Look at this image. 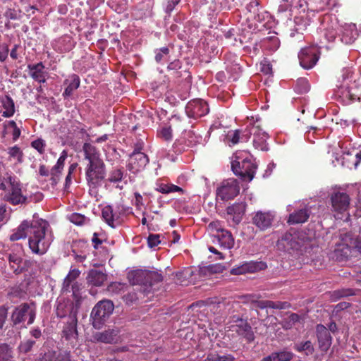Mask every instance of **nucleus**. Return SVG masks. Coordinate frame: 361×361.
I'll list each match as a JSON object with an SVG mask.
<instances>
[{
    "mask_svg": "<svg viewBox=\"0 0 361 361\" xmlns=\"http://www.w3.org/2000/svg\"><path fill=\"white\" fill-rule=\"evenodd\" d=\"M82 149L85 159L88 161L85 168L87 182L90 188H96L106 176L105 164L99 150L92 144L85 143Z\"/></svg>",
    "mask_w": 361,
    "mask_h": 361,
    "instance_id": "obj_1",
    "label": "nucleus"
},
{
    "mask_svg": "<svg viewBox=\"0 0 361 361\" xmlns=\"http://www.w3.org/2000/svg\"><path fill=\"white\" fill-rule=\"evenodd\" d=\"M53 238L51 230L47 221L39 219L32 221L28 243L33 253L44 254L51 244Z\"/></svg>",
    "mask_w": 361,
    "mask_h": 361,
    "instance_id": "obj_2",
    "label": "nucleus"
},
{
    "mask_svg": "<svg viewBox=\"0 0 361 361\" xmlns=\"http://www.w3.org/2000/svg\"><path fill=\"white\" fill-rule=\"evenodd\" d=\"M231 169L236 176L251 181L254 178L257 166L247 152H238L233 157Z\"/></svg>",
    "mask_w": 361,
    "mask_h": 361,
    "instance_id": "obj_3",
    "label": "nucleus"
},
{
    "mask_svg": "<svg viewBox=\"0 0 361 361\" xmlns=\"http://www.w3.org/2000/svg\"><path fill=\"white\" fill-rule=\"evenodd\" d=\"M339 27L338 20L335 16L329 14L324 16L318 32L320 47L324 46L325 43L332 42L335 40Z\"/></svg>",
    "mask_w": 361,
    "mask_h": 361,
    "instance_id": "obj_4",
    "label": "nucleus"
},
{
    "mask_svg": "<svg viewBox=\"0 0 361 361\" xmlns=\"http://www.w3.org/2000/svg\"><path fill=\"white\" fill-rule=\"evenodd\" d=\"M314 234L306 233L304 231H300L291 233L284 234L279 243L282 244L287 249L298 250L302 247H306V245L313 239Z\"/></svg>",
    "mask_w": 361,
    "mask_h": 361,
    "instance_id": "obj_5",
    "label": "nucleus"
},
{
    "mask_svg": "<svg viewBox=\"0 0 361 361\" xmlns=\"http://www.w3.org/2000/svg\"><path fill=\"white\" fill-rule=\"evenodd\" d=\"M114 309V305L111 300H104L97 302L91 312V318L94 328L99 329L106 319L112 314Z\"/></svg>",
    "mask_w": 361,
    "mask_h": 361,
    "instance_id": "obj_6",
    "label": "nucleus"
},
{
    "mask_svg": "<svg viewBox=\"0 0 361 361\" xmlns=\"http://www.w3.org/2000/svg\"><path fill=\"white\" fill-rule=\"evenodd\" d=\"M4 192V200L13 205L26 202L27 197L22 192L20 183L16 177L11 174L8 175L7 189Z\"/></svg>",
    "mask_w": 361,
    "mask_h": 361,
    "instance_id": "obj_7",
    "label": "nucleus"
},
{
    "mask_svg": "<svg viewBox=\"0 0 361 361\" xmlns=\"http://www.w3.org/2000/svg\"><path fill=\"white\" fill-rule=\"evenodd\" d=\"M23 247L20 245L14 246L12 252L8 255L9 267L16 274H20L27 269L29 262L23 260Z\"/></svg>",
    "mask_w": 361,
    "mask_h": 361,
    "instance_id": "obj_8",
    "label": "nucleus"
},
{
    "mask_svg": "<svg viewBox=\"0 0 361 361\" xmlns=\"http://www.w3.org/2000/svg\"><path fill=\"white\" fill-rule=\"evenodd\" d=\"M36 312L33 304L23 303L17 307L13 311L11 318L15 324L25 322L27 319V324L34 322Z\"/></svg>",
    "mask_w": 361,
    "mask_h": 361,
    "instance_id": "obj_9",
    "label": "nucleus"
},
{
    "mask_svg": "<svg viewBox=\"0 0 361 361\" xmlns=\"http://www.w3.org/2000/svg\"><path fill=\"white\" fill-rule=\"evenodd\" d=\"M240 191V187L237 180L234 178H229L224 180L217 188L216 196L217 198L226 201L234 198Z\"/></svg>",
    "mask_w": 361,
    "mask_h": 361,
    "instance_id": "obj_10",
    "label": "nucleus"
},
{
    "mask_svg": "<svg viewBox=\"0 0 361 361\" xmlns=\"http://www.w3.org/2000/svg\"><path fill=\"white\" fill-rule=\"evenodd\" d=\"M300 63L305 69H310L315 66L319 58V50L317 46H310L301 49L298 54Z\"/></svg>",
    "mask_w": 361,
    "mask_h": 361,
    "instance_id": "obj_11",
    "label": "nucleus"
},
{
    "mask_svg": "<svg viewBox=\"0 0 361 361\" xmlns=\"http://www.w3.org/2000/svg\"><path fill=\"white\" fill-rule=\"evenodd\" d=\"M341 243H336V247L334 250L337 258L341 259L347 258L351 253V247L355 244V240L350 233H342L340 234Z\"/></svg>",
    "mask_w": 361,
    "mask_h": 361,
    "instance_id": "obj_12",
    "label": "nucleus"
},
{
    "mask_svg": "<svg viewBox=\"0 0 361 361\" xmlns=\"http://www.w3.org/2000/svg\"><path fill=\"white\" fill-rule=\"evenodd\" d=\"M350 197L345 192L336 191L331 195L332 211L336 214H343L350 207Z\"/></svg>",
    "mask_w": 361,
    "mask_h": 361,
    "instance_id": "obj_13",
    "label": "nucleus"
},
{
    "mask_svg": "<svg viewBox=\"0 0 361 361\" xmlns=\"http://www.w3.org/2000/svg\"><path fill=\"white\" fill-rule=\"evenodd\" d=\"M267 267V264L262 261L245 262L242 264L231 269V274L233 275H241L247 273H255L264 270Z\"/></svg>",
    "mask_w": 361,
    "mask_h": 361,
    "instance_id": "obj_14",
    "label": "nucleus"
},
{
    "mask_svg": "<svg viewBox=\"0 0 361 361\" xmlns=\"http://www.w3.org/2000/svg\"><path fill=\"white\" fill-rule=\"evenodd\" d=\"M148 162L149 159L145 153L135 150L130 157L128 169L130 172L137 173L142 171Z\"/></svg>",
    "mask_w": 361,
    "mask_h": 361,
    "instance_id": "obj_15",
    "label": "nucleus"
},
{
    "mask_svg": "<svg viewBox=\"0 0 361 361\" xmlns=\"http://www.w3.org/2000/svg\"><path fill=\"white\" fill-rule=\"evenodd\" d=\"M78 319L76 312H73L68 317L66 324L63 330V337L71 343H73L78 339L77 330Z\"/></svg>",
    "mask_w": 361,
    "mask_h": 361,
    "instance_id": "obj_16",
    "label": "nucleus"
},
{
    "mask_svg": "<svg viewBox=\"0 0 361 361\" xmlns=\"http://www.w3.org/2000/svg\"><path fill=\"white\" fill-rule=\"evenodd\" d=\"M186 112L190 117L197 118L207 114L209 107L204 100L200 99H194L187 104Z\"/></svg>",
    "mask_w": 361,
    "mask_h": 361,
    "instance_id": "obj_17",
    "label": "nucleus"
},
{
    "mask_svg": "<svg viewBox=\"0 0 361 361\" xmlns=\"http://www.w3.org/2000/svg\"><path fill=\"white\" fill-rule=\"evenodd\" d=\"M126 212L122 207H118L116 210H114L111 206H106L102 209V217L109 226L115 228L121 222L120 216Z\"/></svg>",
    "mask_w": 361,
    "mask_h": 361,
    "instance_id": "obj_18",
    "label": "nucleus"
},
{
    "mask_svg": "<svg viewBox=\"0 0 361 361\" xmlns=\"http://www.w3.org/2000/svg\"><path fill=\"white\" fill-rule=\"evenodd\" d=\"M230 330L245 337L250 342L252 341L255 338L251 326L244 319L238 318L235 323L230 326Z\"/></svg>",
    "mask_w": 361,
    "mask_h": 361,
    "instance_id": "obj_19",
    "label": "nucleus"
},
{
    "mask_svg": "<svg viewBox=\"0 0 361 361\" xmlns=\"http://www.w3.org/2000/svg\"><path fill=\"white\" fill-rule=\"evenodd\" d=\"M30 76L39 83H44L48 77V72L42 62L27 66Z\"/></svg>",
    "mask_w": 361,
    "mask_h": 361,
    "instance_id": "obj_20",
    "label": "nucleus"
},
{
    "mask_svg": "<svg viewBox=\"0 0 361 361\" xmlns=\"http://www.w3.org/2000/svg\"><path fill=\"white\" fill-rule=\"evenodd\" d=\"M252 131L253 135V145L256 149L262 151L268 150L267 140L268 135L262 130L258 126H252Z\"/></svg>",
    "mask_w": 361,
    "mask_h": 361,
    "instance_id": "obj_21",
    "label": "nucleus"
},
{
    "mask_svg": "<svg viewBox=\"0 0 361 361\" xmlns=\"http://www.w3.org/2000/svg\"><path fill=\"white\" fill-rule=\"evenodd\" d=\"M274 216L271 212H257L252 218L253 224L260 230L264 231L269 228L272 224Z\"/></svg>",
    "mask_w": 361,
    "mask_h": 361,
    "instance_id": "obj_22",
    "label": "nucleus"
},
{
    "mask_svg": "<svg viewBox=\"0 0 361 361\" xmlns=\"http://www.w3.org/2000/svg\"><path fill=\"white\" fill-rule=\"evenodd\" d=\"M68 157V153L66 150H63L58 159L56 164L52 167L49 175L52 185H56L61 178V175L64 167L65 161Z\"/></svg>",
    "mask_w": 361,
    "mask_h": 361,
    "instance_id": "obj_23",
    "label": "nucleus"
},
{
    "mask_svg": "<svg viewBox=\"0 0 361 361\" xmlns=\"http://www.w3.org/2000/svg\"><path fill=\"white\" fill-rule=\"evenodd\" d=\"M316 331L319 348L322 351H326L331 345V336L329 330L324 326L319 324Z\"/></svg>",
    "mask_w": 361,
    "mask_h": 361,
    "instance_id": "obj_24",
    "label": "nucleus"
},
{
    "mask_svg": "<svg viewBox=\"0 0 361 361\" xmlns=\"http://www.w3.org/2000/svg\"><path fill=\"white\" fill-rule=\"evenodd\" d=\"M358 37V31L354 23L345 24L342 26L341 40L345 44H352Z\"/></svg>",
    "mask_w": 361,
    "mask_h": 361,
    "instance_id": "obj_25",
    "label": "nucleus"
},
{
    "mask_svg": "<svg viewBox=\"0 0 361 361\" xmlns=\"http://www.w3.org/2000/svg\"><path fill=\"white\" fill-rule=\"evenodd\" d=\"M306 4L311 11L319 12L335 6L336 0H306Z\"/></svg>",
    "mask_w": 361,
    "mask_h": 361,
    "instance_id": "obj_26",
    "label": "nucleus"
},
{
    "mask_svg": "<svg viewBox=\"0 0 361 361\" xmlns=\"http://www.w3.org/2000/svg\"><path fill=\"white\" fill-rule=\"evenodd\" d=\"M80 84L79 77L75 74L69 75L63 82V85L66 86L63 97L68 98L72 96L74 91L76 90Z\"/></svg>",
    "mask_w": 361,
    "mask_h": 361,
    "instance_id": "obj_27",
    "label": "nucleus"
},
{
    "mask_svg": "<svg viewBox=\"0 0 361 361\" xmlns=\"http://www.w3.org/2000/svg\"><path fill=\"white\" fill-rule=\"evenodd\" d=\"M54 49L59 52H67L71 51L75 46V42L69 35H64L54 42Z\"/></svg>",
    "mask_w": 361,
    "mask_h": 361,
    "instance_id": "obj_28",
    "label": "nucleus"
},
{
    "mask_svg": "<svg viewBox=\"0 0 361 361\" xmlns=\"http://www.w3.org/2000/svg\"><path fill=\"white\" fill-rule=\"evenodd\" d=\"M212 241L214 243L217 242L224 249H231L234 245V238L231 233L226 229L221 231L220 233L213 238Z\"/></svg>",
    "mask_w": 361,
    "mask_h": 361,
    "instance_id": "obj_29",
    "label": "nucleus"
},
{
    "mask_svg": "<svg viewBox=\"0 0 361 361\" xmlns=\"http://www.w3.org/2000/svg\"><path fill=\"white\" fill-rule=\"evenodd\" d=\"M117 332L114 329H108L103 332H96L92 335V341L104 343H112L116 340Z\"/></svg>",
    "mask_w": 361,
    "mask_h": 361,
    "instance_id": "obj_30",
    "label": "nucleus"
},
{
    "mask_svg": "<svg viewBox=\"0 0 361 361\" xmlns=\"http://www.w3.org/2000/svg\"><path fill=\"white\" fill-rule=\"evenodd\" d=\"M32 226V221L30 222L28 221H23L18 227L16 231L10 235V240L15 241L22 238H25L28 234H31Z\"/></svg>",
    "mask_w": 361,
    "mask_h": 361,
    "instance_id": "obj_31",
    "label": "nucleus"
},
{
    "mask_svg": "<svg viewBox=\"0 0 361 361\" xmlns=\"http://www.w3.org/2000/svg\"><path fill=\"white\" fill-rule=\"evenodd\" d=\"M106 279V274L97 269L90 270L87 276V283L94 286H101Z\"/></svg>",
    "mask_w": 361,
    "mask_h": 361,
    "instance_id": "obj_32",
    "label": "nucleus"
},
{
    "mask_svg": "<svg viewBox=\"0 0 361 361\" xmlns=\"http://www.w3.org/2000/svg\"><path fill=\"white\" fill-rule=\"evenodd\" d=\"M3 127L4 133L11 135L13 142H16L18 140L21 135V130L14 121H6L3 124Z\"/></svg>",
    "mask_w": 361,
    "mask_h": 361,
    "instance_id": "obj_33",
    "label": "nucleus"
},
{
    "mask_svg": "<svg viewBox=\"0 0 361 361\" xmlns=\"http://www.w3.org/2000/svg\"><path fill=\"white\" fill-rule=\"evenodd\" d=\"M0 102L4 109L1 113L2 116L5 118L13 116L15 114V104L13 99L8 95H5L1 98Z\"/></svg>",
    "mask_w": 361,
    "mask_h": 361,
    "instance_id": "obj_34",
    "label": "nucleus"
},
{
    "mask_svg": "<svg viewBox=\"0 0 361 361\" xmlns=\"http://www.w3.org/2000/svg\"><path fill=\"white\" fill-rule=\"evenodd\" d=\"M309 218L307 209H302L298 212L290 214L288 222L290 224H301L305 222Z\"/></svg>",
    "mask_w": 361,
    "mask_h": 361,
    "instance_id": "obj_35",
    "label": "nucleus"
},
{
    "mask_svg": "<svg viewBox=\"0 0 361 361\" xmlns=\"http://www.w3.org/2000/svg\"><path fill=\"white\" fill-rule=\"evenodd\" d=\"M221 140L228 146L236 145L240 142V130H228L226 134L222 135Z\"/></svg>",
    "mask_w": 361,
    "mask_h": 361,
    "instance_id": "obj_36",
    "label": "nucleus"
},
{
    "mask_svg": "<svg viewBox=\"0 0 361 361\" xmlns=\"http://www.w3.org/2000/svg\"><path fill=\"white\" fill-rule=\"evenodd\" d=\"M135 275L138 279L142 277L145 278L146 282L149 283L150 285H152V281L159 282L162 280V276L161 274L153 271H142L137 272Z\"/></svg>",
    "mask_w": 361,
    "mask_h": 361,
    "instance_id": "obj_37",
    "label": "nucleus"
},
{
    "mask_svg": "<svg viewBox=\"0 0 361 361\" xmlns=\"http://www.w3.org/2000/svg\"><path fill=\"white\" fill-rule=\"evenodd\" d=\"M156 190L162 194H169L176 192H183V189L173 184L157 183Z\"/></svg>",
    "mask_w": 361,
    "mask_h": 361,
    "instance_id": "obj_38",
    "label": "nucleus"
},
{
    "mask_svg": "<svg viewBox=\"0 0 361 361\" xmlns=\"http://www.w3.org/2000/svg\"><path fill=\"white\" fill-rule=\"evenodd\" d=\"M224 230L222 223L218 220L210 222L207 226V231L213 238Z\"/></svg>",
    "mask_w": 361,
    "mask_h": 361,
    "instance_id": "obj_39",
    "label": "nucleus"
},
{
    "mask_svg": "<svg viewBox=\"0 0 361 361\" xmlns=\"http://www.w3.org/2000/svg\"><path fill=\"white\" fill-rule=\"evenodd\" d=\"M294 349L298 352L304 353L306 355H311L314 352L313 345L310 341L295 344Z\"/></svg>",
    "mask_w": 361,
    "mask_h": 361,
    "instance_id": "obj_40",
    "label": "nucleus"
},
{
    "mask_svg": "<svg viewBox=\"0 0 361 361\" xmlns=\"http://www.w3.org/2000/svg\"><path fill=\"white\" fill-rule=\"evenodd\" d=\"M8 154L11 159H13L14 160H16L18 163H21L23 161V151L17 145L9 147L8 149Z\"/></svg>",
    "mask_w": 361,
    "mask_h": 361,
    "instance_id": "obj_41",
    "label": "nucleus"
},
{
    "mask_svg": "<svg viewBox=\"0 0 361 361\" xmlns=\"http://www.w3.org/2000/svg\"><path fill=\"white\" fill-rule=\"evenodd\" d=\"M257 307L260 309L270 308L281 310L284 308L283 303L280 302H275L271 300L259 301L257 303Z\"/></svg>",
    "mask_w": 361,
    "mask_h": 361,
    "instance_id": "obj_42",
    "label": "nucleus"
},
{
    "mask_svg": "<svg viewBox=\"0 0 361 361\" xmlns=\"http://www.w3.org/2000/svg\"><path fill=\"white\" fill-rule=\"evenodd\" d=\"M11 349L6 344H0V361H11Z\"/></svg>",
    "mask_w": 361,
    "mask_h": 361,
    "instance_id": "obj_43",
    "label": "nucleus"
},
{
    "mask_svg": "<svg viewBox=\"0 0 361 361\" xmlns=\"http://www.w3.org/2000/svg\"><path fill=\"white\" fill-rule=\"evenodd\" d=\"M80 274V271L77 269H71L69 273L64 279L63 281V288H67L70 284L75 279H77Z\"/></svg>",
    "mask_w": 361,
    "mask_h": 361,
    "instance_id": "obj_44",
    "label": "nucleus"
},
{
    "mask_svg": "<svg viewBox=\"0 0 361 361\" xmlns=\"http://www.w3.org/2000/svg\"><path fill=\"white\" fill-rule=\"evenodd\" d=\"M234 360L231 355H219L216 353H210L207 356L208 361H232Z\"/></svg>",
    "mask_w": 361,
    "mask_h": 361,
    "instance_id": "obj_45",
    "label": "nucleus"
},
{
    "mask_svg": "<svg viewBox=\"0 0 361 361\" xmlns=\"http://www.w3.org/2000/svg\"><path fill=\"white\" fill-rule=\"evenodd\" d=\"M275 361H290L293 358V353L282 350L279 352H274Z\"/></svg>",
    "mask_w": 361,
    "mask_h": 361,
    "instance_id": "obj_46",
    "label": "nucleus"
},
{
    "mask_svg": "<svg viewBox=\"0 0 361 361\" xmlns=\"http://www.w3.org/2000/svg\"><path fill=\"white\" fill-rule=\"evenodd\" d=\"M295 90L299 93L307 92L310 90V85L307 79L300 78L297 81Z\"/></svg>",
    "mask_w": 361,
    "mask_h": 361,
    "instance_id": "obj_47",
    "label": "nucleus"
},
{
    "mask_svg": "<svg viewBox=\"0 0 361 361\" xmlns=\"http://www.w3.org/2000/svg\"><path fill=\"white\" fill-rule=\"evenodd\" d=\"M126 287V286L124 283L114 282L109 285L107 290L112 293L118 294L123 292Z\"/></svg>",
    "mask_w": 361,
    "mask_h": 361,
    "instance_id": "obj_48",
    "label": "nucleus"
},
{
    "mask_svg": "<svg viewBox=\"0 0 361 361\" xmlns=\"http://www.w3.org/2000/svg\"><path fill=\"white\" fill-rule=\"evenodd\" d=\"M70 221L78 226H81L84 224L87 220L86 217L84 215H82L78 213L72 214L69 217Z\"/></svg>",
    "mask_w": 361,
    "mask_h": 361,
    "instance_id": "obj_49",
    "label": "nucleus"
},
{
    "mask_svg": "<svg viewBox=\"0 0 361 361\" xmlns=\"http://www.w3.org/2000/svg\"><path fill=\"white\" fill-rule=\"evenodd\" d=\"M343 96L348 97L350 102L360 101V97L357 94V90L350 87L343 92Z\"/></svg>",
    "mask_w": 361,
    "mask_h": 361,
    "instance_id": "obj_50",
    "label": "nucleus"
},
{
    "mask_svg": "<svg viewBox=\"0 0 361 361\" xmlns=\"http://www.w3.org/2000/svg\"><path fill=\"white\" fill-rule=\"evenodd\" d=\"M159 137L169 141L172 139V130L171 127H164L158 133Z\"/></svg>",
    "mask_w": 361,
    "mask_h": 361,
    "instance_id": "obj_51",
    "label": "nucleus"
},
{
    "mask_svg": "<svg viewBox=\"0 0 361 361\" xmlns=\"http://www.w3.org/2000/svg\"><path fill=\"white\" fill-rule=\"evenodd\" d=\"M31 146L37 150L40 154L44 152L45 142L42 139H37L31 143Z\"/></svg>",
    "mask_w": 361,
    "mask_h": 361,
    "instance_id": "obj_52",
    "label": "nucleus"
},
{
    "mask_svg": "<svg viewBox=\"0 0 361 361\" xmlns=\"http://www.w3.org/2000/svg\"><path fill=\"white\" fill-rule=\"evenodd\" d=\"M122 178L123 172L120 169H116L110 173L109 180L111 183H116L121 180Z\"/></svg>",
    "mask_w": 361,
    "mask_h": 361,
    "instance_id": "obj_53",
    "label": "nucleus"
},
{
    "mask_svg": "<svg viewBox=\"0 0 361 361\" xmlns=\"http://www.w3.org/2000/svg\"><path fill=\"white\" fill-rule=\"evenodd\" d=\"M169 50L167 47H162L157 51L155 60L157 62L160 63L166 56H168Z\"/></svg>",
    "mask_w": 361,
    "mask_h": 361,
    "instance_id": "obj_54",
    "label": "nucleus"
},
{
    "mask_svg": "<svg viewBox=\"0 0 361 361\" xmlns=\"http://www.w3.org/2000/svg\"><path fill=\"white\" fill-rule=\"evenodd\" d=\"M294 22L295 23V30L298 32L305 30L307 27V22H303L302 17H295Z\"/></svg>",
    "mask_w": 361,
    "mask_h": 361,
    "instance_id": "obj_55",
    "label": "nucleus"
},
{
    "mask_svg": "<svg viewBox=\"0 0 361 361\" xmlns=\"http://www.w3.org/2000/svg\"><path fill=\"white\" fill-rule=\"evenodd\" d=\"M159 238L160 236L159 235H149L147 238L148 245L152 248L157 247L161 243Z\"/></svg>",
    "mask_w": 361,
    "mask_h": 361,
    "instance_id": "obj_56",
    "label": "nucleus"
},
{
    "mask_svg": "<svg viewBox=\"0 0 361 361\" xmlns=\"http://www.w3.org/2000/svg\"><path fill=\"white\" fill-rule=\"evenodd\" d=\"M252 134V127L247 128L243 131L240 130V142H247Z\"/></svg>",
    "mask_w": 361,
    "mask_h": 361,
    "instance_id": "obj_57",
    "label": "nucleus"
},
{
    "mask_svg": "<svg viewBox=\"0 0 361 361\" xmlns=\"http://www.w3.org/2000/svg\"><path fill=\"white\" fill-rule=\"evenodd\" d=\"M35 343V342L32 340H27L25 342L22 343L19 346L20 350L23 353H27L32 348Z\"/></svg>",
    "mask_w": 361,
    "mask_h": 361,
    "instance_id": "obj_58",
    "label": "nucleus"
},
{
    "mask_svg": "<svg viewBox=\"0 0 361 361\" xmlns=\"http://www.w3.org/2000/svg\"><path fill=\"white\" fill-rule=\"evenodd\" d=\"M7 318V309L2 307H0V329H1L6 322Z\"/></svg>",
    "mask_w": 361,
    "mask_h": 361,
    "instance_id": "obj_59",
    "label": "nucleus"
},
{
    "mask_svg": "<svg viewBox=\"0 0 361 361\" xmlns=\"http://www.w3.org/2000/svg\"><path fill=\"white\" fill-rule=\"evenodd\" d=\"M180 0H171L168 2L166 6V12L170 13L175 7L178 4Z\"/></svg>",
    "mask_w": 361,
    "mask_h": 361,
    "instance_id": "obj_60",
    "label": "nucleus"
},
{
    "mask_svg": "<svg viewBox=\"0 0 361 361\" xmlns=\"http://www.w3.org/2000/svg\"><path fill=\"white\" fill-rule=\"evenodd\" d=\"M207 269L211 272L218 273L221 272L224 269V267L220 264H217L214 265H209Z\"/></svg>",
    "mask_w": 361,
    "mask_h": 361,
    "instance_id": "obj_61",
    "label": "nucleus"
},
{
    "mask_svg": "<svg viewBox=\"0 0 361 361\" xmlns=\"http://www.w3.org/2000/svg\"><path fill=\"white\" fill-rule=\"evenodd\" d=\"M181 68V62L179 60H174L168 66L169 70L177 71Z\"/></svg>",
    "mask_w": 361,
    "mask_h": 361,
    "instance_id": "obj_62",
    "label": "nucleus"
},
{
    "mask_svg": "<svg viewBox=\"0 0 361 361\" xmlns=\"http://www.w3.org/2000/svg\"><path fill=\"white\" fill-rule=\"evenodd\" d=\"M8 175L10 174L6 173L4 176L0 178V190L5 191L7 189Z\"/></svg>",
    "mask_w": 361,
    "mask_h": 361,
    "instance_id": "obj_63",
    "label": "nucleus"
},
{
    "mask_svg": "<svg viewBox=\"0 0 361 361\" xmlns=\"http://www.w3.org/2000/svg\"><path fill=\"white\" fill-rule=\"evenodd\" d=\"M56 361H71L69 353L60 354L57 357Z\"/></svg>",
    "mask_w": 361,
    "mask_h": 361,
    "instance_id": "obj_64",
    "label": "nucleus"
}]
</instances>
